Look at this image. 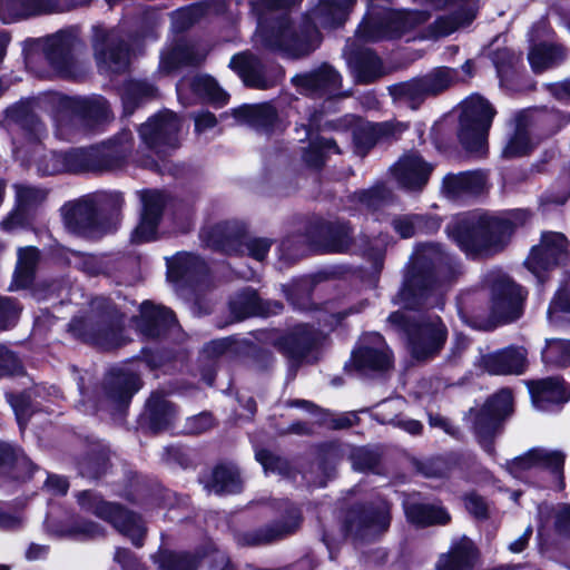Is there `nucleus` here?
<instances>
[{
    "mask_svg": "<svg viewBox=\"0 0 570 570\" xmlns=\"http://www.w3.org/2000/svg\"><path fill=\"white\" fill-rule=\"evenodd\" d=\"M204 58L205 53L195 46L177 43L161 53L159 69L163 72L169 73L180 66L196 65L204 60Z\"/></svg>",
    "mask_w": 570,
    "mask_h": 570,
    "instance_id": "nucleus-34",
    "label": "nucleus"
},
{
    "mask_svg": "<svg viewBox=\"0 0 570 570\" xmlns=\"http://www.w3.org/2000/svg\"><path fill=\"white\" fill-rule=\"evenodd\" d=\"M390 90L395 100L407 104L411 108H416L430 96L423 77L396 85Z\"/></svg>",
    "mask_w": 570,
    "mask_h": 570,
    "instance_id": "nucleus-43",
    "label": "nucleus"
},
{
    "mask_svg": "<svg viewBox=\"0 0 570 570\" xmlns=\"http://www.w3.org/2000/svg\"><path fill=\"white\" fill-rule=\"evenodd\" d=\"M529 132L521 124L518 125L514 135L505 146L503 154L508 157H517L527 154L531 149Z\"/></svg>",
    "mask_w": 570,
    "mask_h": 570,
    "instance_id": "nucleus-55",
    "label": "nucleus"
},
{
    "mask_svg": "<svg viewBox=\"0 0 570 570\" xmlns=\"http://www.w3.org/2000/svg\"><path fill=\"white\" fill-rule=\"evenodd\" d=\"M404 510L407 520L417 525L444 524L450 520L449 513L442 507L432 504L406 500Z\"/></svg>",
    "mask_w": 570,
    "mask_h": 570,
    "instance_id": "nucleus-36",
    "label": "nucleus"
},
{
    "mask_svg": "<svg viewBox=\"0 0 570 570\" xmlns=\"http://www.w3.org/2000/svg\"><path fill=\"white\" fill-rule=\"evenodd\" d=\"M568 258V242L563 234L547 232L539 245L533 246L525 261L527 268L539 279L542 273L564 263Z\"/></svg>",
    "mask_w": 570,
    "mask_h": 570,
    "instance_id": "nucleus-13",
    "label": "nucleus"
},
{
    "mask_svg": "<svg viewBox=\"0 0 570 570\" xmlns=\"http://www.w3.org/2000/svg\"><path fill=\"white\" fill-rule=\"evenodd\" d=\"M355 0H320L308 11L305 26L297 32L287 16L273 18L269 27L264 11L281 8L284 0H250L257 12L258 26L256 40L264 48L279 52L288 58H301L309 55L321 43L317 27L330 28L344 22Z\"/></svg>",
    "mask_w": 570,
    "mask_h": 570,
    "instance_id": "nucleus-1",
    "label": "nucleus"
},
{
    "mask_svg": "<svg viewBox=\"0 0 570 570\" xmlns=\"http://www.w3.org/2000/svg\"><path fill=\"white\" fill-rule=\"evenodd\" d=\"M115 561L120 563L124 570H142V566L137 561L135 556L124 548L116 550Z\"/></svg>",
    "mask_w": 570,
    "mask_h": 570,
    "instance_id": "nucleus-64",
    "label": "nucleus"
},
{
    "mask_svg": "<svg viewBox=\"0 0 570 570\" xmlns=\"http://www.w3.org/2000/svg\"><path fill=\"white\" fill-rule=\"evenodd\" d=\"M344 55L358 82H371L381 75V61L371 50L354 52L348 43Z\"/></svg>",
    "mask_w": 570,
    "mask_h": 570,
    "instance_id": "nucleus-31",
    "label": "nucleus"
},
{
    "mask_svg": "<svg viewBox=\"0 0 570 570\" xmlns=\"http://www.w3.org/2000/svg\"><path fill=\"white\" fill-rule=\"evenodd\" d=\"M512 412V393L501 390L479 410L474 417V431L479 443L488 452H492V440L501 421Z\"/></svg>",
    "mask_w": 570,
    "mask_h": 570,
    "instance_id": "nucleus-10",
    "label": "nucleus"
},
{
    "mask_svg": "<svg viewBox=\"0 0 570 570\" xmlns=\"http://www.w3.org/2000/svg\"><path fill=\"white\" fill-rule=\"evenodd\" d=\"M564 57L563 49L554 43L540 42L532 45L528 55L534 72H542L558 65Z\"/></svg>",
    "mask_w": 570,
    "mask_h": 570,
    "instance_id": "nucleus-37",
    "label": "nucleus"
},
{
    "mask_svg": "<svg viewBox=\"0 0 570 570\" xmlns=\"http://www.w3.org/2000/svg\"><path fill=\"white\" fill-rule=\"evenodd\" d=\"M564 458L559 452L532 449L507 463L509 473L524 482L540 481L556 490L564 487L562 470Z\"/></svg>",
    "mask_w": 570,
    "mask_h": 570,
    "instance_id": "nucleus-6",
    "label": "nucleus"
},
{
    "mask_svg": "<svg viewBox=\"0 0 570 570\" xmlns=\"http://www.w3.org/2000/svg\"><path fill=\"white\" fill-rule=\"evenodd\" d=\"M157 562L159 570H196V560L187 553L163 551Z\"/></svg>",
    "mask_w": 570,
    "mask_h": 570,
    "instance_id": "nucleus-53",
    "label": "nucleus"
},
{
    "mask_svg": "<svg viewBox=\"0 0 570 570\" xmlns=\"http://www.w3.org/2000/svg\"><path fill=\"white\" fill-rule=\"evenodd\" d=\"M389 323L406 333L411 353L417 360L436 354L448 336L446 327L436 315L422 317L411 324L404 312L396 311L389 316Z\"/></svg>",
    "mask_w": 570,
    "mask_h": 570,
    "instance_id": "nucleus-7",
    "label": "nucleus"
},
{
    "mask_svg": "<svg viewBox=\"0 0 570 570\" xmlns=\"http://www.w3.org/2000/svg\"><path fill=\"white\" fill-rule=\"evenodd\" d=\"M7 120L10 124L17 125L20 128L36 135L40 136L45 126L40 121V119L32 112H30L24 106H14L7 110Z\"/></svg>",
    "mask_w": 570,
    "mask_h": 570,
    "instance_id": "nucleus-50",
    "label": "nucleus"
},
{
    "mask_svg": "<svg viewBox=\"0 0 570 570\" xmlns=\"http://www.w3.org/2000/svg\"><path fill=\"white\" fill-rule=\"evenodd\" d=\"M70 331L78 337L105 348L121 344L120 324L115 322L109 313H89L75 317L69 324Z\"/></svg>",
    "mask_w": 570,
    "mask_h": 570,
    "instance_id": "nucleus-11",
    "label": "nucleus"
},
{
    "mask_svg": "<svg viewBox=\"0 0 570 570\" xmlns=\"http://www.w3.org/2000/svg\"><path fill=\"white\" fill-rule=\"evenodd\" d=\"M480 364L484 371L495 375L521 374L527 364V351L510 346L494 353L482 355Z\"/></svg>",
    "mask_w": 570,
    "mask_h": 570,
    "instance_id": "nucleus-21",
    "label": "nucleus"
},
{
    "mask_svg": "<svg viewBox=\"0 0 570 570\" xmlns=\"http://www.w3.org/2000/svg\"><path fill=\"white\" fill-rule=\"evenodd\" d=\"M207 264L197 255L183 253L177 255L168 264V277L178 282L180 279L193 281L208 273Z\"/></svg>",
    "mask_w": 570,
    "mask_h": 570,
    "instance_id": "nucleus-33",
    "label": "nucleus"
},
{
    "mask_svg": "<svg viewBox=\"0 0 570 570\" xmlns=\"http://www.w3.org/2000/svg\"><path fill=\"white\" fill-rule=\"evenodd\" d=\"M256 458L263 465L266 473L273 472L285 474L287 472V462L268 451L263 450L257 452Z\"/></svg>",
    "mask_w": 570,
    "mask_h": 570,
    "instance_id": "nucleus-59",
    "label": "nucleus"
},
{
    "mask_svg": "<svg viewBox=\"0 0 570 570\" xmlns=\"http://www.w3.org/2000/svg\"><path fill=\"white\" fill-rule=\"evenodd\" d=\"M429 13L422 10L394 11L389 8L371 4L365 19L356 31L361 41H377L384 38L399 37L415 26L428 20Z\"/></svg>",
    "mask_w": 570,
    "mask_h": 570,
    "instance_id": "nucleus-5",
    "label": "nucleus"
},
{
    "mask_svg": "<svg viewBox=\"0 0 570 570\" xmlns=\"http://www.w3.org/2000/svg\"><path fill=\"white\" fill-rule=\"evenodd\" d=\"M528 389L534 407L550 411L570 400V386L559 376L528 382Z\"/></svg>",
    "mask_w": 570,
    "mask_h": 570,
    "instance_id": "nucleus-17",
    "label": "nucleus"
},
{
    "mask_svg": "<svg viewBox=\"0 0 570 570\" xmlns=\"http://www.w3.org/2000/svg\"><path fill=\"white\" fill-rule=\"evenodd\" d=\"M491 287V309L497 320L511 322L521 315L525 297L523 288L501 274L491 275L488 281Z\"/></svg>",
    "mask_w": 570,
    "mask_h": 570,
    "instance_id": "nucleus-12",
    "label": "nucleus"
},
{
    "mask_svg": "<svg viewBox=\"0 0 570 570\" xmlns=\"http://www.w3.org/2000/svg\"><path fill=\"white\" fill-rule=\"evenodd\" d=\"M216 493H238L242 491L243 482L238 470L232 463L216 465Z\"/></svg>",
    "mask_w": 570,
    "mask_h": 570,
    "instance_id": "nucleus-47",
    "label": "nucleus"
},
{
    "mask_svg": "<svg viewBox=\"0 0 570 570\" xmlns=\"http://www.w3.org/2000/svg\"><path fill=\"white\" fill-rule=\"evenodd\" d=\"M539 525L538 535L543 537L546 530L549 528L551 521L556 530L564 535H570V504L560 507L553 511L549 505L542 504L538 507Z\"/></svg>",
    "mask_w": 570,
    "mask_h": 570,
    "instance_id": "nucleus-39",
    "label": "nucleus"
},
{
    "mask_svg": "<svg viewBox=\"0 0 570 570\" xmlns=\"http://www.w3.org/2000/svg\"><path fill=\"white\" fill-rule=\"evenodd\" d=\"M546 364L566 367L570 365V341L552 338L547 341L542 352Z\"/></svg>",
    "mask_w": 570,
    "mask_h": 570,
    "instance_id": "nucleus-51",
    "label": "nucleus"
},
{
    "mask_svg": "<svg viewBox=\"0 0 570 570\" xmlns=\"http://www.w3.org/2000/svg\"><path fill=\"white\" fill-rule=\"evenodd\" d=\"M147 412L150 426L155 431L166 429L171 423L175 415L173 405L160 396H153L148 400Z\"/></svg>",
    "mask_w": 570,
    "mask_h": 570,
    "instance_id": "nucleus-46",
    "label": "nucleus"
},
{
    "mask_svg": "<svg viewBox=\"0 0 570 570\" xmlns=\"http://www.w3.org/2000/svg\"><path fill=\"white\" fill-rule=\"evenodd\" d=\"M352 363L361 371H385L392 365L391 352L379 333H367L352 354Z\"/></svg>",
    "mask_w": 570,
    "mask_h": 570,
    "instance_id": "nucleus-16",
    "label": "nucleus"
},
{
    "mask_svg": "<svg viewBox=\"0 0 570 570\" xmlns=\"http://www.w3.org/2000/svg\"><path fill=\"white\" fill-rule=\"evenodd\" d=\"M21 307L10 297H0V330L13 326L20 314Z\"/></svg>",
    "mask_w": 570,
    "mask_h": 570,
    "instance_id": "nucleus-57",
    "label": "nucleus"
},
{
    "mask_svg": "<svg viewBox=\"0 0 570 570\" xmlns=\"http://www.w3.org/2000/svg\"><path fill=\"white\" fill-rule=\"evenodd\" d=\"M39 258V253L35 247L20 248L18 253V263L14 271V285L18 288L30 284L33 271Z\"/></svg>",
    "mask_w": 570,
    "mask_h": 570,
    "instance_id": "nucleus-45",
    "label": "nucleus"
},
{
    "mask_svg": "<svg viewBox=\"0 0 570 570\" xmlns=\"http://www.w3.org/2000/svg\"><path fill=\"white\" fill-rule=\"evenodd\" d=\"M156 96L157 88L147 81L130 80L126 82L121 96L125 114L131 115L141 102Z\"/></svg>",
    "mask_w": 570,
    "mask_h": 570,
    "instance_id": "nucleus-41",
    "label": "nucleus"
},
{
    "mask_svg": "<svg viewBox=\"0 0 570 570\" xmlns=\"http://www.w3.org/2000/svg\"><path fill=\"white\" fill-rule=\"evenodd\" d=\"M42 50L49 63L59 72L67 73L71 65L75 38L60 31L41 40Z\"/></svg>",
    "mask_w": 570,
    "mask_h": 570,
    "instance_id": "nucleus-28",
    "label": "nucleus"
},
{
    "mask_svg": "<svg viewBox=\"0 0 570 570\" xmlns=\"http://www.w3.org/2000/svg\"><path fill=\"white\" fill-rule=\"evenodd\" d=\"M487 188V177L482 171H466L458 175H446L443 179L442 191L451 199L476 196Z\"/></svg>",
    "mask_w": 570,
    "mask_h": 570,
    "instance_id": "nucleus-26",
    "label": "nucleus"
},
{
    "mask_svg": "<svg viewBox=\"0 0 570 570\" xmlns=\"http://www.w3.org/2000/svg\"><path fill=\"white\" fill-rule=\"evenodd\" d=\"M423 79L430 96H433L445 90L456 81L458 72L454 69L441 67L424 76Z\"/></svg>",
    "mask_w": 570,
    "mask_h": 570,
    "instance_id": "nucleus-52",
    "label": "nucleus"
},
{
    "mask_svg": "<svg viewBox=\"0 0 570 570\" xmlns=\"http://www.w3.org/2000/svg\"><path fill=\"white\" fill-rule=\"evenodd\" d=\"M446 6L453 10V14L435 20L431 30L433 37L449 36L458 28L471 23L475 17L473 0H446Z\"/></svg>",
    "mask_w": 570,
    "mask_h": 570,
    "instance_id": "nucleus-27",
    "label": "nucleus"
},
{
    "mask_svg": "<svg viewBox=\"0 0 570 570\" xmlns=\"http://www.w3.org/2000/svg\"><path fill=\"white\" fill-rule=\"evenodd\" d=\"M14 190H16L17 202L22 207H30V206L38 205V204L42 203L47 197L46 190L30 186V185H24V184L14 185Z\"/></svg>",
    "mask_w": 570,
    "mask_h": 570,
    "instance_id": "nucleus-56",
    "label": "nucleus"
},
{
    "mask_svg": "<svg viewBox=\"0 0 570 570\" xmlns=\"http://www.w3.org/2000/svg\"><path fill=\"white\" fill-rule=\"evenodd\" d=\"M391 132L390 124H372L367 125L361 131L355 132L354 142L358 154H364L372 147L379 135H387Z\"/></svg>",
    "mask_w": 570,
    "mask_h": 570,
    "instance_id": "nucleus-54",
    "label": "nucleus"
},
{
    "mask_svg": "<svg viewBox=\"0 0 570 570\" xmlns=\"http://www.w3.org/2000/svg\"><path fill=\"white\" fill-rule=\"evenodd\" d=\"M65 171H78L86 165L85 153L81 149H69L59 151Z\"/></svg>",
    "mask_w": 570,
    "mask_h": 570,
    "instance_id": "nucleus-62",
    "label": "nucleus"
},
{
    "mask_svg": "<svg viewBox=\"0 0 570 570\" xmlns=\"http://www.w3.org/2000/svg\"><path fill=\"white\" fill-rule=\"evenodd\" d=\"M63 219L66 227L75 234L94 237L99 232L96 208L89 199H80L65 206Z\"/></svg>",
    "mask_w": 570,
    "mask_h": 570,
    "instance_id": "nucleus-20",
    "label": "nucleus"
},
{
    "mask_svg": "<svg viewBox=\"0 0 570 570\" xmlns=\"http://www.w3.org/2000/svg\"><path fill=\"white\" fill-rule=\"evenodd\" d=\"M38 169L42 175H56L65 171V165L58 151H49L38 163Z\"/></svg>",
    "mask_w": 570,
    "mask_h": 570,
    "instance_id": "nucleus-60",
    "label": "nucleus"
},
{
    "mask_svg": "<svg viewBox=\"0 0 570 570\" xmlns=\"http://www.w3.org/2000/svg\"><path fill=\"white\" fill-rule=\"evenodd\" d=\"M56 106L53 120L57 134L66 139L90 130L107 121L111 116L109 104L100 96H62L57 98Z\"/></svg>",
    "mask_w": 570,
    "mask_h": 570,
    "instance_id": "nucleus-4",
    "label": "nucleus"
},
{
    "mask_svg": "<svg viewBox=\"0 0 570 570\" xmlns=\"http://www.w3.org/2000/svg\"><path fill=\"white\" fill-rule=\"evenodd\" d=\"M53 6V0H0V19L4 23H12L20 19L48 13Z\"/></svg>",
    "mask_w": 570,
    "mask_h": 570,
    "instance_id": "nucleus-29",
    "label": "nucleus"
},
{
    "mask_svg": "<svg viewBox=\"0 0 570 570\" xmlns=\"http://www.w3.org/2000/svg\"><path fill=\"white\" fill-rule=\"evenodd\" d=\"M390 508L381 501L375 510H365L348 524V531L360 540L373 539L384 532L390 525Z\"/></svg>",
    "mask_w": 570,
    "mask_h": 570,
    "instance_id": "nucleus-24",
    "label": "nucleus"
},
{
    "mask_svg": "<svg viewBox=\"0 0 570 570\" xmlns=\"http://www.w3.org/2000/svg\"><path fill=\"white\" fill-rule=\"evenodd\" d=\"M292 81L302 94L320 97L335 95L341 86L340 75L327 65L313 72L297 75Z\"/></svg>",
    "mask_w": 570,
    "mask_h": 570,
    "instance_id": "nucleus-19",
    "label": "nucleus"
},
{
    "mask_svg": "<svg viewBox=\"0 0 570 570\" xmlns=\"http://www.w3.org/2000/svg\"><path fill=\"white\" fill-rule=\"evenodd\" d=\"M460 139L472 151L483 148L492 119L495 115L488 100L479 95L466 98L461 104Z\"/></svg>",
    "mask_w": 570,
    "mask_h": 570,
    "instance_id": "nucleus-8",
    "label": "nucleus"
},
{
    "mask_svg": "<svg viewBox=\"0 0 570 570\" xmlns=\"http://www.w3.org/2000/svg\"><path fill=\"white\" fill-rule=\"evenodd\" d=\"M299 522L301 517L298 511L296 509H292L282 525L276 524L259 531L253 540V543H266L283 538L286 534L294 532L298 528Z\"/></svg>",
    "mask_w": 570,
    "mask_h": 570,
    "instance_id": "nucleus-49",
    "label": "nucleus"
},
{
    "mask_svg": "<svg viewBox=\"0 0 570 570\" xmlns=\"http://www.w3.org/2000/svg\"><path fill=\"white\" fill-rule=\"evenodd\" d=\"M475 557L473 542L468 538H461L440 558L438 570H472Z\"/></svg>",
    "mask_w": 570,
    "mask_h": 570,
    "instance_id": "nucleus-32",
    "label": "nucleus"
},
{
    "mask_svg": "<svg viewBox=\"0 0 570 570\" xmlns=\"http://www.w3.org/2000/svg\"><path fill=\"white\" fill-rule=\"evenodd\" d=\"M95 58L101 70L120 72L129 65L130 51L127 41L118 32L97 36L94 43Z\"/></svg>",
    "mask_w": 570,
    "mask_h": 570,
    "instance_id": "nucleus-15",
    "label": "nucleus"
},
{
    "mask_svg": "<svg viewBox=\"0 0 570 570\" xmlns=\"http://www.w3.org/2000/svg\"><path fill=\"white\" fill-rule=\"evenodd\" d=\"M132 147V136L128 130L120 131L104 146L102 156L110 158L107 168H115L127 157Z\"/></svg>",
    "mask_w": 570,
    "mask_h": 570,
    "instance_id": "nucleus-44",
    "label": "nucleus"
},
{
    "mask_svg": "<svg viewBox=\"0 0 570 570\" xmlns=\"http://www.w3.org/2000/svg\"><path fill=\"white\" fill-rule=\"evenodd\" d=\"M23 367L18 357L6 346L0 344V377L7 375H20Z\"/></svg>",
    "mask_w": 570,
    "mask_h": 570,
    "instance_id": "nucleus-58",
    "label": "nucleus"
},
{
    "mask_svg": "<svg viewBox=\"0 0 570 570\" xmlns=\"http://www.w3.org/2000/svg\"><path fill=\"white\" fill-rule=\"evenodd\" d=\"M448 268L449 257L440 246H419L411 258L403 286L394 299L395 304L406 309L440 306Z\"/></svg>",
    "mask_w": 570,
    "mask_h": 570,
    "instance_id": "nucleus-3",
    "label": "nucleus"
},
{
    "mask_svg": "<svg viewBox=\"0 0 570 570\" xmlns=\"http://www.w3.org/2000/svg\"><path fill=\"white\" fill-rule=\"evenodd\" d=\"M191 88L198 96L212 100L214 97V80L209 76H198L191 82Z\"/></svg>",
    "mask_w": 570,
    "mask_h": 570,
    "instance_id": "nucleus-63",
    "label": "nucleus"
},
{
    "mask_svg": "<svg viewBox=\"0 0 570 570\" xmlns=\"http://www.w3.org/2000/svg\"><path fill=\"white\" fill-rule=\"evenodd\" d=\"M432 165L416 154L403 156L393 167V175L397 183L409 190L423 188L432 173Z\"/></svg>",
    "mask_w": 570,
    "mask_h": 570,
    "instance_id": "nucleus-22",
    "label": "nucleus"
},
{
    "mask_svg": "<svg viewBox=\"0 0 570 570\" xmlns=\"http://www.w3.org/2000/svg\"><path fill=\"white\" fill-rule=\"evenodd\" d=\"M139 389V377L134 372L122 367L112 368L104 382L106 399L117 405L128 403Z\"/></svg>",
    "mask_w": 570,
    "mask_h": 570,
    "instance_id": "nucleus-23",
    "label": "nucleus"
},
{
    "mask_svg": "<svg viewBox=\"0 0 570 570\" xmlns=\"http://www.w3.org/2000/svg\"><path fill=\"white\" fill-rule=\"evenodd\" d=\"M79 504L101 519L108 520L119 532L127 535L134 544L140 547L145 535L141 519L124 508L105 502L97 494L83 491L78 494Z\"/></svg>",
    "mask_w": 570,
    "mask_h": 570,
    "instance_id": "nucleus-9",
    "label": "nucleus"
},
{
    "mask_svg": "<svg viewBox=\"0 0 570 570\" xmlns=\"http://www.w3.org/2000/svg\"><path fill=\"white\" fill-rule=\"evenodd\" d=\"M140 331L149 337H158L170 328L176 318L171 311L164 306H156L150 302H144L140 306Z\"/></svg>",
    "mask_w": 570,
    "mask_h": 570,
    "instance_id": "nucleus-30",
    "label": "nucleus"
},
{
    "mask_svg": "<svg viewBox=\"0 0 570 570\" xmlns=\"http://www.w3.org/2000/svg\"><path fill=\"white\" fill-rule=\"evenodd\" d=\"M331 154H340L336 141L323 136L315 137L311 139L309 148L304 154V160L309 166L320 167L324 164L326 156Z\"/></svg>",
    "mask_w": 570,
    "mask_h": 570,
    "instance_id": "nucleus-48",
    "label": "nucleus"
},
{
    "mask_svg": "<svg viewBox=\"0 0 570 570\" xmlns=\"http://www.w3.org/2000/svg\"><path fill=\"white\" fill-rule=\"evenodd\" d=\"M394 230L403 238L412 237L416 232L433 233L440 228V219L432 216L403 215L393 219Z\"/></svg>",
    "mask_w": 570,
    "mask_h": 570,
    "instance_id": "nucleus-38",
    "label": "nucleus"
},
{
    "mask_svg": "<svg viewBox=\"0 0 570 570\" xmlns=\"http://www.w3.org/2000/svg\"><path fill=\"white\" fill-rule=\"evenodd\" d=\"M230 67L239 73L247 86L257 89H267L274 86L277 79L283 76L282 69L278 68L273 78L267 77L261 61L248 53L234 56L230 60Z\"/></svg>",
    "mask_w": 570,
    "mask_h": 570,
    "instance_id": "nucleus-25",
    "label": "nucleus"
},
{
    "mask_svg": "<svg viewBox=\"0 0 570 570\" xmlns=\"http://www.w3.org/2000/svg\"><path fill=\"white\" fill-rule=\"evenodd\" d=\"M316 343L317 337L312 330L306 325H299L279 342V346L293 360L302 361Z\"/></svg>",
    "mask_w": 570,
    "mask_h": 570,
    "instance_id": "nucleus-35",
    "label": "nucleus"
},
{
    "mask_svg": "<svg viewBox=\"0 0 570 570\" xmlns=\"http://www.w3.org/2000/svg\"><path fill=\"white\" fill-rule=\"evenodd\" d=\"M229 311L234 321L266 314L256 292L249 288L236 294L229 301Z\"/></svg>",
    "mask_w": 570,
    "mask_h": 570,
    "instance_id": "nucleus-40",
    "label": "nucleus"
},
{
    "mask_svg": "<svg viewBox=\"0 0 570 570\" xmlns=\"http://www.w3.org/2000/svg\"><path fill=\"white\" fill-rule=\"evenodd\" d=\"M234 116L237 120L247 121L265 130L272 129L276 120V111L269 104L244 106L234 110Z\"/></svg>",
    "mask_w": 570,
    "mask_h": 570,
    "instance_id": "nucleus-42",
    "label": "nucleus"
},
{
    "mask_svg": "<svg viewBox=\"0 0 570 570\" xmlns=\"http://www.w3.org/2000/svg\"><path fill=\"white\" fill-rule=\"evenodd\" d=\"M180 127L179 118L174 112L166 110L141 125L139 134L142 141L149 148L161 153L166 148H176L178 146Z\"/></svg>",
    "mask_w": 570,
    "mask_h": 570,
    "instance_id": "nucleus-14",
    "label": "nucleus"
},
{
    "mask_svg": "<svg viewBox=\"0 0 570 570\" xmlns=\"http://www.w3.org/2000/svg\"><path fill=\"white\" fill-rule=\"evenodd\" d=\"M559 313L570 314V289L560 291L551 302L548 309L549 321L551 323L556 322Z\"/></svg>",
    "mask_w": 570,
    "mask_h": 570,
    "instance_id": "nucleus-61",
    "label": "nucleus"
},
{
    "mask_svg": "<svg viewBox=\"0 0 570 570\" xmlns=\"http://www.w3.org/2000/svg\"><path fill=\"white\" fill-rule=\"evenodd\" d=\"M530 218L531 213L521 208L501 214L471 212L454 217L446 233L468 256L490 255L501 250Z\"/></svg>",
    "mask_w": 570,
    "mask_h": 570,
    "instance_id": "nucleus-2",
    "label": "nucleus"
},
{
    "mask_svg": "<svg viewBox=\"0 0 570 570\" xmlns=\"http://www.w3.org/2000/svg\"><path fill=\"white\" fill-rule=\"evenodd\" d=\"M144 209L139 225L132 233V240L144 243L153 240L165 206V196L157 190H148L141 194Z\"/></svg>",
    "mask_w": 570,
    "mask_h": 570,
    "instance_id": "nucleus-18",
    "label": "nucleus"
}]
</instances>
